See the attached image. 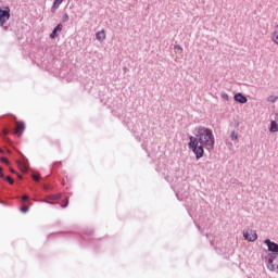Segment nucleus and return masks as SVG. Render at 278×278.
<instances>
[{"label": "nucleus", "instance_id": "obj_1", "mask_svg": "<svg viewBox=\"0 0 278 278\" xmlns=\"http://www.w3.org/2000/svg\"><path fill=\"white\" fill-rule=\"evenodd\" d=\"M194 140L200 142L206 151H214L215 139L212 129L206 128L205 126H200L197 129Z\"/></svg>", "mask_w": 278, "mask_h": 278}, {"label": "nucleus", "instance_id": "obj_2", "mask_svg": "<svg viewBox=\"0 0 278 278\" xmlns=\"http://www.w3.org/2000/svg\"><path fill=\"white\" fill-rule=\"evenodd\" d=\"M189 140V149L192 150L197 160H201L205 153V146L198 142L197 139H194V136H190Z\"/></svg>", "mask_w": 278, "mask_h": 278}, {"label": "nucleus", "instance_id": "obj_3", "mask_svg": "<svg viewBox=\"0 0 278 278\" xmlns=\"http://www.w3.org/2000/svg\"><path fill=\"white\" fill-rule=\"evenodd\" d=\"M266 266L271 273H278V254H267Z\"/></svg>", "mask_w": 278, "mask_h": 278}, {"label": "nucleus", "instance_id": "obj_4", "mask_svg": "<svg viewBox=\"0 0 278 278\" xmlns=\"http://www.w3.org/2000/svg\"><path fill=\"white\" fill-rule=\"evenodd\" d=\"M264 244H266L267 251L270 252L269 255H278V243H275L270 239H265Z\"/></svg>", "mask_w": 278, "mask_h": 278}, {"label": "nucleus", "instance_id": "obj_5", "mask_svg": "<svg viewBox=\"0 0 278 278\" xmlns=\"http://www.w3.org/2000/svg\"><path fill=\"white\" fill-rule=\"evenodd\" d=\"M10 21V8L0 9V25L3 27V24L8 23Z\"/></svg>", "mask_w": 278, "mask_h": 278}, {"label": "nucleus", "instance_id": "obj_6", "mask_svg": "<svg viewBox=\"0 0 278 278\" xmlns=\"http://www.w3.org/2000/svg\"><path fill=\"white\" fill-rule=\"evenodd\" d=\"M243 238L249 240V242H255L257 240V232L255 230L243 231Z\"/></svg>", "mask_w": 278, "mask_h": 278}, {"label": "nucleus", "instance_id": "obj_7", "mask_svg": "<svg viewBox=\"0 0 278 278\" xmlns=\"http://www.w3.org/2000/svg\"><path fill=\"white\" fill-rule=\"evenodd\" d=\"M233 99H235V101H237V103H247V101H249V99L240 92L236 93L233 96Z\"/></svg>", "mask_w": 278, "mask_h": 278}, {"label": "nucleus", "instance_id": "obj_8", "mask_svg": "<svg viewBox=\"0 0 278 278\" xmlns=\"http://www.w3.org/2000/svg\"><path fill=\"white\" fill-rule=\"evenodd\" d=\"M63 25L62 24H58L54 28H53V30H52V33L50 34V38H58V33L59 31H62V29H63Z\"/></svg>", "mask_w": 278, "mask_h": 278}, {"label": "nucleus", "instance_id": "obj_9", "mask_svg": "<svg viewBox=\"0 0 278 278\" xmlns=\"http://www.w3.org/2000/svg\"><path fill=\"white\" fill-rule=\"evenodd\" d=\"M23 131H25V122H18L15 130L16 136H23Z\"/></svg>", "mask_w": 278, "mask_h": 278}, {"label": "nucleus", "instance_id": "obj_10", "mask_svg": "<svg viewBox=\"0 0 278 278\" xmlns=\"http://www.w3.org/2000/svg\"><path fill=\"white\" fill-rule=\"evenodd\" d=\"M96 40H99V42H103L105 40V30H100L96 34Z\"/></svg>", "mask_w": 278, "mask_h": 278}, {"label": "nucleus", "instance_id": "obj_11", "mask_svg": "<svg viewBox=\"0 0 278 278\" xmlns=\"http://www.w3.org/2000/svg\"><path fill=\"white\" fill-rule=\"evenodd\" d=\"M269 131H271V134H277V131H278V124H277L276 121H271L270 127H269Z\"/></svg>", "mask_w": 278, "mask_h": 278}, {"label": "nucleus", "instance_id": "obj_12", "mask_svg": "<svg viewBox=\"0 0 278 278\" xmlns=\"http://www.w3.org/2000/svg\"><path fill=\"white\" fill-rule=\"evenodd\" d=\"M18 166L22 173H27V170H29V166L25 162H18Z\"/></svg>", "mask_w": 278, "mask_h": 278}, {"label": "nucleus", "instance_id": "obj_13", "mask_svg": "<svg viewBox=\"0 0 278 278\" xmlns=\"http://www.w3.org/2000/svg\"><path fill=\"white\" fill-rule=\"evenodd\" d=\"M62 3H64V0H54L53 5H52V12H53V10H58V8H60V5H62Z\"/></svg>", "mask_w": 278, "mask_h": 278}, {"label": "nucleus", "instance_id": "obj_14", "mask_svg": "<svg viewBox=\"0 0 278 278\" xmlns=\"http://www.w3.org/2000/svg\"><path fill=\"white\" fill-rule=\"evenodd\" d=\"M48 199L50 201H60V199H62V193H56V194L49 195Z\"/></svg>", "mask_w": 278, "mask_h": 278}, {"label": "nucleus", "instance_id": "obj_15", "mask_svg": "<svg viewBox=\"0 0 278 278\" xmlns=\"http://www.w3.org/2000/svg\"><path fill=\"white\" fill-rule=\"evenodd\" d=\"M273 41L278 45V28L273 33Z\"/></svg>", "mask_w": 278, "mask_h": 278}, {"label": "nucleus", "instance_id": "obj_16", "mask_svg": "<svg viewBox=\"0 0 278 278\" xmlns=\"http://www.w3.org/2000/svg\"><path fill=\"white\" fill-rule=\"evenodd\" d=\"M20 212H22L23 214H27V212H29V206L23 205V206L20 208Z\"/></svg>", "mask_w": 278, "mask_h": 278}, {"label": "nucleus", "instance_id": "obj_17", "mask_svg": "<svg viewBox=\"0 0 278 278\" xmlns=\"http://www.w3.org/2000/svg\"><path fill=\"white\" fill-rule=\"evenodd\" d=\"M230 138L231 140H238V132H236V130H232L230 134Z\"/></svg>", "mask_w": 278, "mask_h": 278}, {"label": "nucleus", "instance_id": "obj_18", "mask_svg": "<svg viewBox=\"0 0 278 278\" xmlns=\"http://www.w3.org/2000/svg\"><path fill=\"white\" fill-rule=\"evenodd\" d=\"M62 21H63V23H68V21H70L68 13L63 14Z\"/></svg>", "mask_w": 278, "mask_h": 278}, {"label": "nucleus", "instance_id": "obj_19", "mask_svg": "<svg viewBox=\"0 0 278 278\" xmlns=\"http://www.w3.org/2000/svg\"><path fill=\"white\" fill-rule=\"evenodd\" d=\"M222 99H225V101H229V94L227 92L220 93Z\"/></svg>", "mask_w": 278, "mask_h": 278}, {"label": "nucleus", "instance_id": "obj_20", "mask_svg": "<svg viewBox=\"0 0 278 278\" xmlns=\"http://www.w3.org/2000/svg\"><path fill=\"white\" fill-rule=\"evenodd\" d=\"M0 162H2L3 164H10V161L5 156H2L0 159Z\"/></svg>", "mask_w": 278, "mask_h": 278}, {"label": "nucleus", "instance_id": "obj_21", "mask_svg": "<svg viewBox=\"0 0 278 278\" xmlns=\"http://www.w3.org/2000/svg\"><path fill=\"white\" fill-rule=\"evenodd\" d=\"M4 179L5 181H9L11 185L14 184V179H12V177L10 176H7Z\"/></svg>", "mask_w": 278, "mask_h": 278}, {"label": "nucleus", "instance_id": "obj_22", "mask_svg": "<svg viewBox=\"0 0 278 278\" xmlns=\"http://www.w3.org/2000/svg\"><path fill=\"white\" fill-rule=\"evenodd\" d=\"M22 201L23 203H27V201H29V195H23Z\"/></svg>", "mask_w": 278, "mask_h": 278}, {"label": "nucleus", "instance_id": "obj_23", "mask_svg": "<svg viewBox=\"0 0 278 278\" xmlns=\"http://www.w3.org/2000/svg\"><path fill=\"white\" fill-rule=\"evenodd\" d=\"M268 101L270 102V103H275V101H277V97H269L268 98Z\"/></svg>", "mask_w": 278, "mask_h": 278}, {"label": "nucleus", "instance_id": "obj_24", "mask_svg": "<svg viewBox=\"0 0 278 278\" xmlns=\"http://www.w3.org/2000/svg\"><path fill=\"white\" fill-rule=\"evenodd\" d=\"M33 179H34L35 181H40V175L34 174V175H33Z\"/></svg>", "mask_w": 278, "mask_h": 278}, {"label": "nucleus", "instance_id": "obj_25", "mask_svg": "<svg viewBox=\"0 0 278 278\" xmlns=\"http://www.w3.org/2000/svg\"><path fill=\"white\" fill-rule=\"evenodd\" d=\"M61 207H68V198L65 199L64 203L61 205Z\"/></svg>", "mask_w": 278, "mask_h": 278}, {"label": "nucleus", "instance_id": "obj_26", "mask_svg": "<svg viewBox=\"0 0 278 278\" xmlns=\"http://www.w3.org/2000/svg\"><path fill=\"white\" fill-rule=\"evenodd\" d=\"M41 203H49L50 205H53V202L49 201V200H40Z\"/></svg>", "mask_w": 278, "mask_h": 278}, {"label": "nucleus", "instance_id": "obj_27", "mask_svg": "<svg viewBox=\"0 0 278 278\" xmlns=\"http://www.w3.org/2000/svg\"><path fill=\"white\" fill-rule=\"evenodd\" d=\"M174 48L177 49L178 51H184V48H181V46L179 45H176Z\"/></svg>", "mask_w": 278, "mask_h": 278}, {"label": "nucleus", "instance_id": "obj_28", "mask_svg": "<svg viewBox=\"0 0 278 278\" xmlns=\"http://www.w3.org/2000/svg\"><path fill=\"white\" fill-rule=\"evenodd\" d=\"M0 177H3V167H0Z\"/></svg>", "mask_w": 278, "mask_h": 278}, {"label": "nucleus", "instance_id": "obj_29", "mask_svg": "<svg viewBox=\"0 0 278 278\" xmlns=\"http://www.w3.org/2000/svg\"><path fill=\"white\" fill-rule=\"evenodd\" d=\"M18 179H23V176L21 174H17Z\"/></svg>", "mask_w": 278, "mask_h": 278}, {"label": "nucleus", "instance_id": "obj_30", "mask_svg": "<svg viewBox=\"0 0 278 278\" xmlns=\"http://www.w3.org/2000/svg\"><path fill=\"white\" fill-rule=\"evenodd\" d=\"M276 121L278 122V113L276 114Z\"/></svg>", "mask_w": 278, "mask_h": 278}, {"label": "nucleus", "instance_id": "obj_31", "mask_svg": "<svg viewBox=\"0 0 278 278\" xmlns=\"http://www.w3.org/2000/svg\"><path fill=\"white\" fill-rule=\"evenodd\" d=\"M198 229L201 230V226L197 225Z\"/></svg>", "mask_w": 278, "mask_h": 278}, {"label": "nucleus", "instance_id": "obj_32", "mask_svg": "<svg viewBox=\"0 0 278 278\" xmlns=\"http://www.w3.org/2000/svg\"><path fill=\"white\" fill-rule=\"evenodd\" d=\"M11 173H16V170H14V169H11Z\"/></svg>", "mask_w": 278, "mask_h": 278}, {"label": "nucleus", "instance_id": "obj_33", "mask_svg": "<svg viewBox=\"0 0 278 278\" xmlns=\"http://www.w3.org/2000/svg\"><path fill=\"white\" fill-rule=\"evenodd\" d=\"M0 153H3V151L0 149Z\"/></svg>", "mask_w": 278, "mask_h": 278}, {"label": "nucleus", "instance_id": "obj_34", "mask_svg": "<svg viewBox=\"0 0 278 278\" xmlns=\"http://www.w3.org/2000/svg\"><path fill=\"white\" fill-rule=\"evenodd\" d=\"M0 178H3V176H0Z\"/></svg>", "mask_w": 278, "mask_h": 278}]
</instances>
